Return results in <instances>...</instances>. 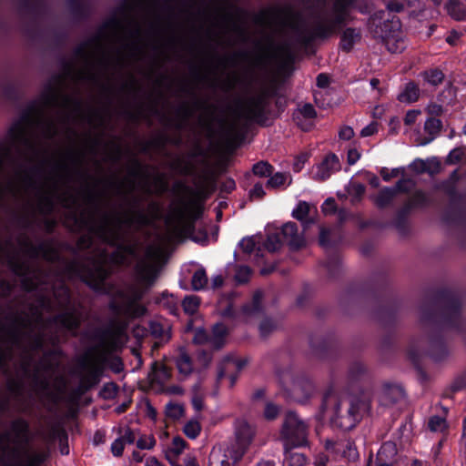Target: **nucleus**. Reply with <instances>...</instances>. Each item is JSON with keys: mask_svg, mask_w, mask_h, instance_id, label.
Listing matches in <instances>:
<instances>
[{"mask_svg": "<svg viewBox=\"0 0 466 466\" xmlns=\"http://www.w3.org/2000/svg\"><path fill=\"white\" fill-rule=\"evenodd\" d=\"M420 320L428 339V356L436 362L448 358L447 331L452 330L466 337V318L462 315L460 295L448 288L434 290L431 301L420 308Z\"/></svg>", "mask_w": 466, "mask_h": 466, "instance_id": "obj_1", "label": "nucleus"}, {"mask_svg": "<svg viewBox=\"0 0 466 466\" xmlns=\"http://www.w3.org/2000/svg\"><path fill=\"white\" fill-rule=\"evenodd\" d=\"M342 299L354 304L370 302L374 318L389 330L396 324L397 313L401 304L384 273L378 274L369 281L351 282Z\"/></svg>", "mask_w": 466, "mask_h": 466, "instance_id": "obj_2", "label": "nucleus"}, {"mask_svg": "<svg viewBox=\"0 0 466 466\" xmlns=\"http://www.w3.org/2000/svg\"><path fill=\"white\" fill-rule=\"evenodd\" d=\"M322 407L333 427L342 431L353 429L370 408L367 392H339L330 386L323 395Z\"/></svg>", "mask_w": 466, "mask_h": 466, "instance_id": "obj_3", "label": "nucleus"}, {"mask_svg": "<svg viewBox=\"0 0 466 466\" xmlns=\"http://www.w3.org/2000/svg\"><path fill=\"white\" fill-rule=\"evenodd\" d=\"M11 320V326L7 329L8 342L15 347L23 349L31 360L32 354L43 351L39 360L40 366L48 371H55L60 366V359L63 352L60 349L45 350L46 340L42 333H25L24 329L30 326L31 322L25 314L12 312L7 317Z\"/></svg>", "mask_w": 466, "mask_h": 466, "instance_id": "obj_4", "label": "nucleus"}, {"mask_svg": "<svg viewBox=\"0 0 466 466\" xmlns=\"http://www.w3.org/2000/svg\"><path fill=\"white\" fill-rule=\"evenodd\" d=\"M74 370L79 375L77 379H101L106 370L120 373L124 363L120 357L112 354L101 345H91L73 360Z\"/></svg>", "mask_w": 466, "mask_h": 466, "instance_id": "obj_5", "label": "nucleus"}, {"mask_svg": "<svg viewBox=\"0 0 466 466\" xmlns=\"http://www.w3.org/2000/svg\"><path fill=\"white\" fill-rule=\"evenodd\" d=\"M348 13L332 11L315 15V22L310 31L301 30L296 24L290 26L297 33L298 42L304 47L310 46L317 39L327 40L337 35L347 25Z\"/></svg>", "mask_w": 466, "mask_h": 466, "instance_id": "obj_6", "label": "nucleus"}, {"mask_svg": "<svg viewBox=\"0 0 466 466\" xmlns=\"http://www.w3.org/2000/svg\"><path fill=\"white\" fill-rule=\"evenodd\" d=\"M65 271L69 277L78 278L96 293H108L105 282L110 276V272L104 265L97 264L90 268L78 260H72L66 265Z\"/></svg>", "mask_w": 466, "mask_h": 466, "instance_id": "obj_7", "label": "nucleus"}, {"mask_svg": "<svg viewBox=\"0 0 466 466\" xmlns=\"http://www.w3.org/2000/svg\"><path fill=\"white\" fill-rule=\"evenodd\" d=\"M74 218L77 224L88 228L103 243L119 249L122 255L127 258V256L135 254V248L131 245L123 243L120 234L110 228L107 214H103L99 225H96L93 218H88L84 216L77 217L74 215Z\"/></svg>", "mask_w": 466, "mask_h": 466, "instance_id": "obj_8", "label": "nucleus"}, {"mask_svg": "<svg viewBox=\"0 0 466 466\" xmlns=\"http://www.w3.org/2000/svg\"><path fill=\"white\" fill-rule=\"evenodd\" d=\"M441 188L449 197V205L441 219L444 223L466 228V196L460 193L453 184L443 182Z\"/></svg>", "mask_w": 466, "mask_h": 466, "instance_id": "obj_9", "label": "nucleus"}, {"mask_svg": "<svg viewBox=\"0 0 466 466\" xmlns=\"http://www.w3.org/2000/svg\"><path fill=\"white\" fill-rule=\"evenodd\" d=\"M38 112V105L35 100L31 101L24 109L17 120L8 128L7 137L12 145L25 146L35 150V147L28 137L27 127L34 122V116Z\"/></svg>", "mask_w": 466, "mask_h": 466, "instance_id": "obj_10", "label": "nucleus"}, {"mask_svg": "<svg viewBox=\"0 0 466 466\" xmlns=\"http://www.w3.org/2000/svg\"><path fill=\"white\" fill-rule=\"evenodd\" d=\"M116 296L119 299L125 300V303H119L115 299H112L108 303L109 310L115 315H127L133 318H140L146 315L147 309L146 306L140 303L144 298V292L137 288H133L130 290V294H127L124 290H117Z\"/></svg>", "mask_w": 466, "mask_h": 466, "instance_id": "obj_11", "label": "nucleus"}, {"mask_svg": "<svg viewBox=\"0 0 466 466\" xmlns=\"http://www.w3.org/2000/svg\"><path fill=\"white\" fill-rule=\"evenodd\" d=\"M392 12L379 10L372 14L367 23V26L370 34L375 38L386 40L394 38L401 28L400 18L391 14Z\"/></svg>", "mask_w": 466, "mask_h": 466, "instance_id": "obj_12", "label": "nucleus"}, {"mask_svg": "<svg viewBox=\"0 0 466 466\" xmlns=\"http://www.w3.org/2000/svg\"><path fill=\"white\" fill-rule=\"evenodd\" d=\"M281 436L287 444L293 447L304 446L308 440V426L295 412L288 411L283 421Z\"/></svg>", "mask_w": 466, "mask_h": 466, "instance_id": "obj_13", "label": "nucleus"}, {"mask_svg": "<svg viewBox=\"0 0 466 466\" xmlns=\"http://www.w3.org/2000/svg\"><path fill=\"white\" fill-rule=\"evenodd\" d=\"M255 429L245 420H238L235 422V441L228 447L230 459L238 462L247 452L251 444Z\"/></svg>", "mask_w": 466, "mask_h": 466, "instance_id": "obj_14", "label": "nucleus"}, {"mask_svg": "<svg viewBox=\"0 0 466 466\" xmlns=\"http://www.w3.org/2000/svg\"><path fill=\"white\" fill-rule=\"evenodd\" d=\"M319 244L327 251L325 268L330 279L339 277L341 270V258L339 253L335 249L336 243L330 238V230L324 227L320 228Z\"/></svg>", "mask_w": 466, "mask_h": 466, "instance_id": "obj_15", "label": "nucleus"}, {"mask_svg": "<svg viewBox=\"0 0 466 466\" xmlns=\"http://www.w3.org/2000/svg\"><path fill=\"white\" fill-rule=\"evenodd\" d=\"M62 75H54L50 81L45 86V90L42 94V97L46 104H56L58 99L62 97L63 103L66 106H74L76 111H80L82 108V101L78 98L72 97L70 96L62 95L57 86L63 82Z\"/></svg>", "mask_w": 466, "mask_h": 466, "instance_id": "obj_16", "label": "nucleus"}, {"mask_svg": "<svg viewBox=\"0 0 466 466\" xmlns=\"http://www.w3.org/2000/svg\"><path fill=\"white\" fill-rule=\"evenodd\" d=\"M309 346L313 353L323 360L335 359L339 351V343L334 334H328L321 338L310 336Z\"/></svg>", "mask_w": 466, "mask_h": 466, "instance_id": "obj_17", "label": "nucleus"}, {"mask_svg": "<svg viewBox=\"0 0 466 466\" xmlns=\"http://www.w3.org/2000/svg\"><path fill=\"white\" fill-rule=\"evenodd\" d=\"M271 110L269 108V100L267 99L265 94H259L257 96H252L248 100V106L246 108L245 116L263 126L268 119Z\"/></svg>", "mask_w": 466, "mask_h": 466, "instance_id": "obj_18", "label": "nucleus"}, {"mask_svg": "<svg viewBox=\"0 0 466 466\" xmlns=\"http://www.w3.org/2000/svg\"><path fill=\"white\" fill-rule=\"evenodd\" d=\"M22 245L32 258L42 257L47 261H55L59 258L58 252L49 241H41L37 245H34L29 239H25Z\"/></svg>", "mask_w": 466, "mask_h": 466, "instance_id": "obj_19", "label": "nucleus"}, {"mask_svg": "<svg viewBox=\"0 0 466 466\" xmlns=\"http://www.w3.org/2000/svg\"><path fill=\"white\" fill-rule=\"evenodd\" d=\"M279 233L283 242L286 243L292 251L302 248L306 244L303 234L299 233V227L297 223L293 221H288L283 224Z\"/></svg>", "mask_w": 466, "mask_h": 466, "instance_id": "obj_20", "label": "nucleus"}, {"mask_svg": "<svg viewBox=\"0 0 466 466\" xmlns=\"http://www.w3.org/2000/svg\"><path fill=\"white\" fill-rule=\"evenodd\" d=\"M7 265L15 276L22 278L21 286L24 290L30 292L36 289L37 286L33 278L29 276L31 273V268L27 263L11 257L7 261Z\"/></svg>", "mask_w": 466, "mask_h": 466, "instance_id": "obj_21", "label": "nucleus"}, {"mask_svg": "<svg viewBox=\"0 0 466 466\" xmlns=\"http://www.w3.org/2000/svg\"><path fill=\"white\" fill-rule=\"evenodd\" d=\"M120 26V20L116 16H112L107 19L99 27L96 34L90 37L88 40L83 42L74 49V56L76 57H83L86 56V50L87 47L94 46L100 42L105 35V32L108 29L117 28Z\"/></svg>", "mask_w": 466, "mask_h": 466, "instance_id": "obj_22", "label": "nucleus"}, {"mask_svg": "<svg viewBox=\"0 0 466 466\" xmlns=\"http://www.w3.org/2000/svg\"><path fill=\"white\" fill-rule=\"evenodd\" d=\"M281 15H286L293 20L302 21V15L299 12H296L291 6L286 7H270L261 10L254 15V23L263 25L269 19H275Z\"/></svg>", "mask_w": 466, "mask_h": 466, "instance_id": "obj_23", "label": "nucleus"}, {"mask_svg": "<svg viewBox=\"0 0 466 466\" xmlns=\"http://www.w3.org/2000/svg\"><path fill=\"white\" fill-rule=\"evenodd\" d=\"M129 216L125 223L127 225L137 224L138 226H147L151 222V218L143 208L142 200L137 196H133L129 202Z\"/></svg>", "mask_w": 466, "mask_h": 466, "instance_id": "obj_24", "label": "nucleus"}, {"mask_svg": "<svg viewBox=\"0 0 466 466\" xmlns=\"http://www.w3.org/2000/svg\"><path fill=\"white\" fill-rule=\"evenodd\" d=\"M52 322L59 325L67 331H76L81 325V319L76 309H68L53 317Z\"/></svg>", "mask_w": 466, "mask_h": 466, "instance_id": "obj_25", "label": "nucleus"}, {"mask_svg": "<svg viewBox=\"0 0 466 466\" xmlns=\"http://www.w3.org/2000/svg\"><path fill=\"white\" fill-rule=\"evenodd\" d=\"M68 10L76 23L86 21L92 15V7L86 0H66Z\"/></svg>", "mask_w": 466, "mask_h": 466, "instance_id": "obj_26", "label": "nucleus"}, {"mask_svg": "<svg viewBox=\"0 0 466 466\" xmlns=\"http://www.w3.org/2000/svg\"><path fill=\"white\" fill-rule=\"evenodd\" d=\"M247 359H238L234 356H227L224 358L221 366L218 369V376L216 379H224L226 370L234 369L235 372L230 374L228 379H238L239 372L247 366Z\"/></svg>", "mask_w": 466, "mask_h": 466, "instance_id": "obj_27", "label": "nucleus"}, {"mask_svg": "<svg viewBox=\"0 0 466 466\" xmlns=\"http://www.w3.org/2000/svg\"><path fill=\"white\" fill-rule=\"evenodd\" d=\"M413 211L416 209H425L434 205V199L428 192L422 189H416L404 202Z\"/></svg>", "mask_w": 466, "mask_h": 466, "instance_id": "obj_28", "label": "nucleus"}, {"mask_svg": "<svg viewBox=\"0 0 466 466\" xmlns=\"http://www.w3.org/2000/svg\"><path fill=\"white\" fill-rule=\"evenodd\" d=\"M289 397L297 402L306 401L311 395L309 380H289Z\"/></svg>", "mask_w": 466, "mask_h": 466, "instance_id": "obj_29", "label": "nucleus"}, {"mask_svg": "<svg viewBox=\"0 0 466 466\" xmlns=\"http://www.w3.org/2000/svg\"><path fill=\"white\" fill-rule=\"evenodd\" d=\"M404 398L403 389L395 383H386L380 394V401L382 405L394 404Z\"/></svg>", "mask_w": 466, "mask_h": 466, "instance_id": "obj_30", "label": "nucleus"}, {"mask_svg": "<svg viewBox=\"0 0 466 466\" xmlns=\"http://www.w3.org/2000/svg\"><path fill=\"white\" fill-rule=\"evenodd\" d=\"M340 169L339 159L334 153L328 154L318 167L317 176L321 181L327 180L331 173Z\"/></svg>", "mask_w": 466, "mask_h": 466, "instance_id": "obj_31", "label": "nucleus"}, {"mask_svg": "<svg viewBox=\"0 0 466 466\" xmlns=\"http://www.w3.org/2000/svg\"><path fill=\"white\" fill-rule=\"evenodd\" d=\"M263 299L264 292L261 289H256L251 301L246 302L241 306V314L247 317L262 314L264 312Z\"/></svg>", "mask_w": 466, "mask_h": 466, "instance_id": "obj_32", "label": "nucleus"}, {"mask_svg": "<svg viewBox=\"0 0 466 466\" xmlns=\"http://www.w3.org/2000/svg\"><path fill=\"white\" fill-rule=\"evenodd\" d=\"M360 39L361 33L360 29L347 27L340 35L339 48L345 53H350Z\"/></svg>", "mask_w": 466, "mask_h": 466, "instance_id": "obj_33", "label": "nucleus"}, {"mask_svg": "<svg viewBox=\"0 0 466 466\" xmlns=\"http://www.w3.org/2000/svg\"><path fill=\"white\" fill-rule=\"evenodd\" d=\"M309 212L310 205L304 200H299L291 213V216L302 224L304 230L315 223L314 218L309 217Z\"/></svg>", "mask_w": 466, "mask_h": 466, "instance_id": "obj_34", "label": "nucleus"}, {"mask_svg": "<svg viewBox=\"0 0 466 466\" xmlns=\"http://www.w3.org/2000/svg\"><path fill=\"white\" fill-rule=\"evenodd\" d=\"M74 215H76L77 217L84 216L88 218H93L96 225H99L100 223H96L94 214H90L89 216H86L85 213H81L80 215H77L76 213L74 212L71 214V219L74 221L76 226H77L79 228H86L89 232V234L80 236L76 241V247L79 250H87L93 247L94 239H93L92 235H94V233H92L88 228L83 227V226L77 224L74 218ZM95 236H96V235L95 234Z\"/></svg>", "mask_w": 466, "mask_h": 466, "instance_id": "obj_35", "label": "nucleus"}, {"mask_svg": "<svg viewBox=\"0 0 466 466\" xmlns=\"http://www.w3.org/2000/svg\"><path fill=\"white\" fill-rule=\"evenodd\" d=\"M412 210L410 207L403 203V205L397 210L394 218L391 221L392 226L400 232L406 233L408 230V218Z\"/></svg>", "mask_w": 466, "mask_h": 466, "instance_id": "obj_36", "label": "nucleus"}, {"mask_svg": "<svg viewBox=\"0 0 466 466\" xmlns=\"http://www.w3.org/2000/svg\"><path fill=\"white\" fill-rule=\"evenodd\" d=\"M229 452L221 448H214L209 455L208 466H235L237 462L232 460L229 461Z\"/></svg>", "mask_w": 466, "mask_h": 466, "instance_id": "obj_37", "label": "nucleus"}, {"mask_svg": "<svg viewBox=\"0 0 466 466\" xmlns=\"http://www.w3.org/2000/svg\"><path fill=\"white\" fill-rule=\"evenodd\" d=\"M197 108L204 109L208 116L210 122H216L221 126L226 123L224 116H218L217 113L219 111V106L216 104L208 103L207 100L197 99L194 103Z\"/></svg>", "mask_w": 466, "mask_h": 466, "instance_id": "obj_38", "label": "nucleus"}, {"mask_svg": "<svg viewBox=\"0 0 466 466\" xmlns=\"http://www.w3.org/2000/svg\"><path fill=\"white\" fill-rule=\"evenodd\" d=\"M185 211L188 219V228L194 229L195 223L203 214V205L198 201L192 199L184 205Z\"/></svg>", "mask_w": 466, "mask_h": 466, "instance_id": "obj_39", "label": "nucleus"}, {"mask_svg": "<svg viewBox=\"0 0 466 466\" xmlns=\"http://www.w3.org/2000/svg\"><path fill=\"white\" fill-rule=\"evenodd\" d=\"M228 329L223 323H217L212 328L210 345L214 350H220L225 344Z\"/></svg>", "mask_w": 466, "mask_h": 466, "instance_id": "obj_40", "label": "nucleus"}, {"mask_svg": "<svg viewBox=\"0 0 466 466\" xmlns=\"http://www.w3.org/2000/svg\"><path fill=\"white\" fill-rule=\"evenodd\" d=\"M176 365L180 374L189 375L194 370V363L187 350L181 348L176 360Z\"/></svg>", "mask_w": 466, "mask_h": 466, "instance_id": "obj_41", "label": "nucleus"}, {"mask_svg": "<svg viewBox=\"0 0 466 466\" xmlns=\"http://www.w3.org/2000/svg\"><path fill=\"white\" fill-rule=\"evenodd\" d=\"M420 90L418 85L410 81L405 85L402 92L398 96V100L401 103H414L419 99Z\"/></svg>", "mask_w": 466, "mask_h": 466, "instance_id": "obj_42", "label": "nucleus"}, {"mask_svg": "<svg viewBox=\"0 0 466 466\" xmlns=\"http://www.w3.org/2000/svg\"><path fill=\"white\" fill-rule=\"evenodd\" d=\"M420 76L425 82L432 86L441 85L445 78L444 73L439 67H431L426 69L420 73Z\"/></svg>", "mask_w": 466, "mask_h": 466, "instance_id": "obj_43", "label": "nucleus"}, {"mask_svg": "<svg viewBox=\"0 0 466 466\" xmlns=\"http://www.w3.org/2000/svg\"><path fill=\"white\" fill-rule=\"evenodd\" d=\"M395 197V192L390 187H383L375 197L374 203L377 208L383 209L391 204Z\"/></svg>", "mask_w": 466, "mask_h": 466, "instance_id": "obj_44", "label": "nucleus"}, {"mask_svg": "<svg viewBox=\"0 0 466 466\" xmlns=\"http://www.w3.org/2000/svg\"><path fill=\"white\" fill-rule=\"evenodd\" d=\"M155 302L157 304L163 305L168 312L174 316H177L179 312V309L177 307V301L173 298L172 295H169L168 292L163 291L158 297L155 299Z\"/></svg>", "mask_w": 466, "mask_h": 466, "instance_id": "obj_45", "label": "nucleus"}, {"mask_svg": "<svg viewBox=\"0 0 466 466\" xmlns=\"http://www.w3.org/2000/svg\"><path fill=\"white\" fill-rule=\"evenodd\" d=\"M442 121L436 117H429L424 124V130L427 134L431 135V137L426 138L422 145L429 144L431 142L435 136H437L442 128Z\"/></svg>", "mask_w": 466, "mask_h": 466, "instance_id": "obj_46", "label": "nucleus"}, {"mask_svg": "<svg viewBox=\"0 0 466 466\" xmlns=\"http://www.w3.org/2000/svg\"><path fill=\"white\" fill-rule=\"evenodd\" d=\"M448 14L456 20L466 19V10L460 0H449L446 4Z\"/></svg>", "mask_w": 466, "mask_h": 466, "instance_id": "obj_47", "label": "nucleus"}, {"mask_svg": "<svg viewBox=\"0 0 466 466\" xmlns=\"http://www.w3.org/2000/svg\"><path fill=\"white\" fill-rule=\"evenodd\" d=\"M110 334L111 333L108 329L96 328L93 331L86 332L85 337L92 341H97L98 343L96 345H101L102 349H107L106 341Z\"/></svg>", "mask_w": 466, "mask_h": 466, "instance_id": "obj_48", "label": "nucleus"}, {"mask_svg": "<svg viewBox=\"0 0 466 466\" xmlns=\"http://www.w3.org/2000/svg\"><path fill=\"white\" fill-rule=\"evenodd\" d=\"M433 163H434V169L430 170V168H428L427 161H424L422 159H416L411 164V168L418 174L427 173L429 175L433 176V175L439 174L441 169V165L440 161H434Z\"/></svg>", "mask_w": 466, "mask_h": 466, "instance_id": "obj_49", "label": "nucleus"}, {"mask_svg": "<svg viewBox=\"0 0 466 466\" xmlns=\"http://www.w3.org/2000/svg\"><path fill=\"white\" fill-rule=\"evenodd\" d=\"M396 454V447L392 442H385L378 451L377 454V466H392L390 463L385 462L386 457H393Z\"/></svg>", "mask_w": 466, "mask_h": 466, "instance_id": "obj_50", "label": "nucleus"}, {"mask_svg": "<svg viewBox=\"0 0 466 466\" xmlns=\"http://www.w3.org/2000/svg\"><path fill=\"white\" fill-rule=\"evenodd\" d=\"M208 285V276L206 270L201 268L197 269L191 279L192 289L195 291H198L204 289Z\"/></svg>", "mask_w": 466, "mask_h": 466, "instance_id": "obj_51", "label": "nucleus"}, {"mask_svg": "<svg viewBox=\"0 0 466 466\" xmlns=\"http://www.w3.org/2000/svg\"><path fill=\"white\" fill-rule=\"evenodd\" d=\"M56 204L53 196L44 194L40 197L38 202L39 212L43 215H51L55 211Z\"/></svg>", "mask_w": 466, "mask_h": 466, "instance_id": "obj_52", "label": "nucleus"}, {"mask_svg": "<svg viewBox=\"0 0 466 466\" xmlns=\"http://www.w3.org/2000/svg\"><path fill=\"white\" fill-rule=\"evenodd\" d=\"M281 407L271 400H265L263 407V418L266 420H275L280 414Z\"/></svg>", "mask_w": 466, "mask_h": 466, "instance_id": "obj_53", "label": "nucleus"}, {"mask_svg": "<svg viewBox=\"0 0 466 466\" xmlns=\"http://www.w3.org/2000/svg\"><path fill=\"white\" fill-rule=\"evenodd\" d=\"M200 299L198 296H186L182 301V308L186 314L194 315L199 308Z\"/></svg>", "mask_w": 466, "mask_h": 466, "instance_id": "obj_54", "label": "nucleus"}, {"mask_svg": "<svg viewBox=\"0 0 466 466\" xmlns=\"http://www.w3.org/2000/svg\"><path fill=\"white\" fill-rule=\"evenodd\" d=\"M409 360L412 362L416 370L420 374V379H428L426 372L420 367V354L419 350L415 346H410L407 351Z\"/></svg>", "mask_w": 466, "mask_h": 466, "instance_id": "obj_55", "label": "nucleus"}, {"mask_svg": "<svg viewBox=\"0 0 466 466\" xmlns=\"http://www.w3.org/2000/svg\"><path fill=\"white\" fill-rule=\"evenodd\" d=\"M285 462L287 466H306L308 463V459L303 453L297 451H287Z\"/></svg>", "mask_w": 466, "mask_h": 466, "instance_id": "obj_56", "label": "nucleus"}, {"mask_svg": "<svg viewBox=\"0 0 466 466\" xmlns=\"http://www.w3.org/2000/svg\"><path fill=\"white\" fill-rule=\"evenodd\" d=\"M252 275V269L247 265H239L236 268L235 280L238 285L247 284Z\"/></svg>", "mask_w": 466, "mask_h": 466, "instance_id": "obj_57", "label": "nucleus"}, {"mask_svg": "<svg viewBox=\"0 0 466 466\" xmlns=\"http://www.w3.org/2000/svg\"><path fill=\"white\" fill-rule=\"evenodd\" d=\"M284 244L280 234L279 232L270 233L267 236V239L265 241V248L269 252H275L279 250L281 246Z\"/></svg>", "mask_w": 466, "mask_h": 466, "instance_id": "obj_58", "label": "nucleus"}, {"mask_svg": "<svg viewBox=\"0 0 466 466\" xmlns=\"http://www.w3.org/2000/svg\"><path fill=\"white\" fill-rule=\"evenodd\" d=\"M274 167L267 161H259L253 165L252 172L259 177H268L273 173Z\"/></svg>", "mask_w": 466, "mask_h": 466, "instance_id": "obj_59", "label": "nucleus"}, {"mask_svg": "<svg viewBox=\"0 0 466 466\" xmlns=\"http://www.w3.org/2000/svg\"><path fill=\"white\" fill-rule=\"evenodd\" d=\"M299 115L304 118L313 119L317 117V111L310 103H306L299 109L298 115L296 113L292 115L293 120L296 121L298 125L299 124Z\"/></svg>", "mask_w": 466, "mask_h": 466, "instance_id": "obj_60", "label": "nucleus"}, {"mask_svg": "<svg viewBox=\"0 0 466 466\" xmlns=\"http://www.w3.org/2000/svg\"><path fill=\"white\" fill-rule=\"evenodd\" d=\"M128 173L132 177L135 178L148 177V174L147 173L146 170V167L137 157H133L131 159V167L129 168Z\"/></svg>", "mask_w": 466, "mask_h": 466, "instance_id": "obj_61", "label": "nucleus"}, {"mask_svg": "<svg viewBox=\"0 0 466 466\" xmlns=\"http://www.w3.org/2000/svg\"><path fill=\"white\" fill-rule=\"evenodd\" d=\"M167 142V137L165 136L157 137L154 139L144 141L140 145V151L142 153H148L154 147H164Z\"/></svg>", "mask_w": 466, "mask_h": 466, "instance_id": "obj_62", "label": "nucleus"}, {"mask_svg": "<svg viewBox=\"0 0 466 466\" xmlns=\"http://www.w3.org/2000/svg\"><path fill=\"white\" fill-rule=\"evenodd\" d=\"M166 415L173 420H178L184 415V407L178 403L169 402L166 406Z\"/></svg>", "mask_w": 466, "mask_h": 466, "instance_id": "obj_63", "label": "nucleus"}, {"mask_svg": "<svg viewBox=\"0 0 466 466\" xmlns=\"http://www.w3.org/2000/svg\"><path fill=\"white\" fill-rule=\"evenodd\" d=\"M12 431L19 441H22L27 436L28 425L23 420H15L12 424Z\"/></svg>", "mask_w": 466, "mask_h": 466, "instance_id": "obj_64", "label": "nucleus"}]
</instances>
